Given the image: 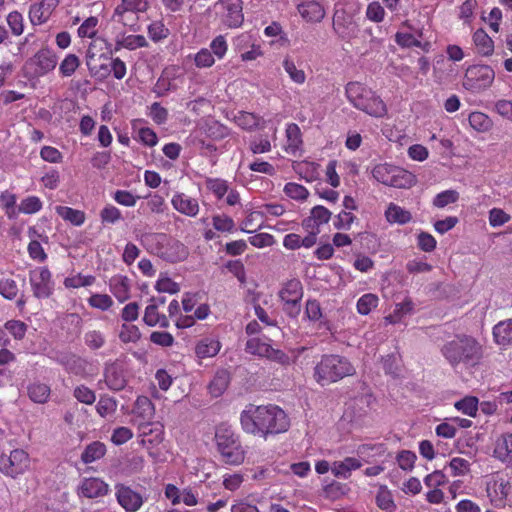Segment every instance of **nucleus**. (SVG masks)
<instances>
[{"mask_svg": "<svg viewBox=\"0 0 512 512\" xmlns=\"http://www.w3.org/2000/svg\"><path fill=\"white\" fill-rule=\"evenodd\" d=\"M242 429L249 434L266 438L269 434L287 431L289 419L286 413L276 405L250 404L241 412Z\"/></svg>", "mask_w": 512, "mask_h": 512, "instance_id": "obj_1", "label": "nucleus"}, {"mask_svg": "<svg viewBox=\"0 0 512 512\" xmlns=\"http://www.w3.org/2000/svg\"><path fill=\"white\" fill-rule=\"evenodd\" d=\"M441 354L453 368L459 365L474 367L483 357V347L474 337L458 334L443 344Z\"/></svg>", "mask_w": 512, "mask_h": 512, "instance_id": "obj_2", "label": "nucleus"}, {"mask_svg": "<svg viewBox=\"0 0 512 512\" xmlns=\"http://www.w3.org/2000/svg\"><path fill=\"white\" fill-rule=\"evenodd\" d=\"M345 95L349 103L374 118L387 114V106L374 90L358 81H351L345 86Z\"/></svg>", "mask_w": 512, "mask_h": 512, "instance_id": "obj_3", "label": "nucleus"}, {"mask_svg": "<svg viewBox=\"0 0 512 512\" xmlns=\"http://www.w3.org/2000/svg\"><path fill=\"white\" fill-rule=\"evenodd\" d=\"M140 242L148 252L167 262L184 261L189 255L188 248L182 242L165 233H144Z\"/></svg>", "mask_w": 512, "mask_h": 512, "instance_id": "obj_4", "label": "nucleus"}, {"mask_svg": "<svg viewBox=\"0 0 512 512\" xmlns=\"http://www.w3.org/2000/svg\"><path fill=\"white\" fill-rule=\"evenodd\" d=\"M355 372V367L346 357L329 354L321 357L314 367L313 376L319 385L326 386L352 376Z\"/></svg>", "mask_w": 512, "mask_h": 512, "instance_id": "obj_5", "label": "nucleus"}, {"mask_svg": "<svg viewBox=\"0 0 512 512\" xmlns=\"http://www.w3.org/2000/svg\"><path fill=\"white\" fill-rule=\"evenodd\" d=\"M215 443L224 463L238 466L244 462L245 450L241 445L239 435L231 426L227 424L217 426Z\"/></svg>", "mask_w": 512, "mask_h": 512, "instance_id": "obj_6", "label": "nucleus"}, {"mask_svg": "<svg viewBox=\"0 0 512 512\" xmlns=\"http://www.w3.org/2000/svg\"><path fill=\"white\" fill-rule=\"evenodd\" d=\"M484 488L492 507L512 508V476L501 471L494 472L485 477Z\"/></svg>", "mask_w": 512, "mask_h": 512, "instance_id": "obj_7", "label": "nucleus"}, {"mask_svg": "<svg viewBox=\"0 0 512 512\" xmlns=\"http://www.w3.org/2000/svg\"><path fill=\"white\" fill-rule=\"evenodd\" d=\"M372 175L378 182L395 188H409L415 183L412 173L387 163L376 165Z\"/></svg>", "mask_w": 512, "mask_h": 512, "instance_id": "obj_8", "label": "nucleus"}, {"mask_svg": "<svg viewBox=\"0 0 512 512\" xmlns=\"http://www.w3.org/2000/svg\"><path fill=\"white\" fill-rule=\"evenodd\" d=\"M31 458L24 449H14L10 453L0 455V472L11 478H17L30 470Z\"/></svg>", "mask_w": 512, "mask_h": 512, "instance_id": "obj_9", "label": "nucleus"}, {"mask_svg": "<svg viewBox=\"0 0 512 512\" xmlns=\"http://www.w3.org/2000/svg\"><path fill=\"white\" fill-rule=\"evenodd\" d=\"M495 79V72L488 65L470 66L465 73L463 87L472 92H481L490 87Z\"/></svg>", "mask_w": 512, "mask_h": 512, "instance_id": "obj_10", "label": "nucleus"}, {"mask_svg": "<svg viewBox=\"0 0 512 512\" xmlns=\"http://www.w3.org/2000/svg\"><path fill=\"white\" fill-rule=\"evenodd\" d=\"M220 22L228 28L241 26L244 20L241 0H218L214 5Z\"/></svg>", "mask_w": 512, "mask_h": 512, "instance_id": "obj_11", "label": "nucleus"}, {"mask_svg": "<svg viewBox=\"0 0 512 512\" xmlns=\"http://www.w3.org/2000/svg\"><path fill=\"white\" fill-rule=\"evenodd\" d=\"M279 297L284 303V309L291 316L300 313V301L303 297L302 283L298 279H291L285 282L279 290Z\"/></svg>", "mask_w": 512, "mask_h": 512, "instance_id": "obj_12", "label": "nucleus"}, {"mask_svg": "<svg viewBox=\"0 0 512 512\" xmlns=\"http://www.w3.org/2000/svg\"><path fill=\"white\" fill-rule=\"evenodd\" d=\"M246 351L252 355L267 358L282 365H287L290 362V358L286 353L273 348L269 342L259 337H253L246 342Z\"/></svg>", "mask_w": 512, "mask_h": 512, "instance_id": "obj_13", "label": "nucleus"}, {"mask_svg": "<svg viewBox=\"0 0 512 512\" xmlns=\"http://www.w3.org/2000/svg\"><path fill=\"white\" fill-rule=\"evenodd\" d=\"M29 282L36 298H48L54 291L52 274L47 267H36L29 272Z\"/></svg>", "mask_w": 512, "mask_h": 512, "instance_id": "obj_14", "label": "nucleus"}, {"mask_svg": "<svg viewBox=\"0 0 512 512\" xmlns=\"http://www.w3.org/2000/svg\"><path fill=\"white\" fill-rule=\"evenodd\" d=\"M57 65V56L49 48L40 49L27 63L31 75L39 77L52 71Z\"/></svg>", "mask_w": 512, "mask_h": 512, "instance_id": "obj_15", "label": "nucleus"}, {"mask_svg": "<svg viewBox=\"0 0 512 512\" xmlns=\"http://www.w3.org/2000/svg\"><path fill=\"white\" fill-rule=\"evenodd\" d=\"M115 497L126 512H137L144 503L139 492L124 484L115 485Z\"/></svg>", "mask_w": 512, "mask_h": 512, "instance_id": "obj_16", "label": "nucleus"}, {"mask_svg": "<svg viewBox=\"0 0 512 512\" xmlns=\"http://www.w3.org/2000/svg\"><path fill=\"white\" fill-rule=\"evenodd\" d=\"M109 491V484L98 477L83 478L77 488L78 495L88 499L106 496Z\"/></svg>", "mask_w": 512, "mask_h": 512, "instance_id": "obj_17", "label": "nucleus"}, {"mask_svg": "<svg viewBox=\"0 0 512 512\" xmlns=\"http://www.w3.org/2000/svg\"><path fill=\"white\" fill-rule=\"evenodd\" d=\"M60 0H41L34 3L29 9V18L33 25L45 23L51 16L54 9L58 6Z\"/></svg>", "mask_w": 512, "mask_h": 512, "instance_id": "obj_18", "label": "nucleus"}, {"mask_svg": "<svg viewBox=\"0 0 512 512\" xmlns=\"http://www.w3.org/2000/svg\"><path fill=\"white\" fill-rule=\"evenodd\" d=\"M171 204L177 212L188 217H196L200 210L197 199L181 192L173 195Z\"/></svg>", "mask_w": 512, "mask_h": 512, "instance_id": "obj_19", "label": "nucleus"}, {"mask_svg": "<svg viewBox=\"0 0 512 512\" xmlns=\"http://www.w3.org/2000/svg\"><path fill=\"white\" fill-rule=\"evenodd\" d=\"M148 7L147 0H121V3L115 8L114 17H117V21L123 25H128L126 13H143L147 11Z\"/></svg>", "mask_w": 512, "mask_h": 512, "instance_id": "obj_20", "label": "nucleus"}, {"mask_svg": "<svg viewBox=\"0 0 512 512\" xmlns=\"http://www.w3.org/2000/svg\"><path fill=\"white\" fill-rule=\"evenodd\" d=\"M330 218L331 212L326 207L317 205L312 208L310 216L302 221V227L320 232V226L328 223Z\"/></svg>", "mask_w": 512, "mask_h": 512, "instance_id": "obj_21", "label": "nucleus"}, {"mask_svg": "<svg viewBox=\"0 0 512 512\" xmlns=\"http://www.w3.org/2000/svg\"><path fill=\"white\" fill-rule=\"evenodd\" d=\"M362 467V462L356 457H346L340 461H334L331 472L337 478L348 479L352 472Z\"/></svg>", "mask_w": 512, "mask_h": 512, "instance_id": "obj_22", "label": "nucleus"}, {"mask_svg": "<svg viewBox=\"0 0 512 512\" xmlns=\"http://www.w3.org/2000/svg\"><path fill=\"white\" fill-rule=\"evenodd\" d=\"M109 289L116 299L123 303L130 298L131 281L125 275H114L109 280Z\"/></svg>", "mask_w": 512, "mask_h": 512, "instance_id": "obj_23", "label": "nucleus"}, {"mask_svg": "<svg viewBox=\"0 0 512 512\" xmlns=\"http://www.w3.org/2000/svg\"><path fill=\"white\" fill-rule=\"evenodd\" d=\"M105 382L109 389L120 391L126 386V377L121 366L111 364L105 369Z\"/></svg>", "mask_w": 512, "mask_h": 512, "instance_id": "obj_24", "label": "nucleus"}, {"mask_svg": "<svg viewBox=\"0 0 512 512\" xmlns=\"http://www.w3.org/2000/svg\"><path fill=\"white\" fill-rule=\"evenodd\" d=\"M493 454L501 462L512 466V432L496 440Z\"/></svg>", "mask_w": 512, "mask_h": 512, "instance_id": "obj_25", "label": "nucleus"}, {"mask_svg": "<svg viewBox=\"0 0 512 512\" xmlns=\"http://www.w3.org/2000/svg\"><path fill=\"white\" fill-rule=\"evenodd\" d=\"M301 17L307 22H320L325 17L324 7L317 1H306L297 7Z\"/></svg>", "mask_w": 512, "mask_h": 512, "instance_id": "obj_26", "label": "nucleus"}, {"mask_svg": "<svg viewBox=\"0 0 512 512\" xmlns=\"http://www.w3.org/2000/svg\"><path fill=\"white\" fill-rule=\"evenodd\" d=\"M221 349L218 338L207 336L198 341L195 347V354L198 358H210L216 356Z\"/></svg>", "mask_w": 512, "mask_h": 512, "instance_id": "obj_27", "label": "nucleus"}, {"mask_svg": "<svg viewBox=\"0 0 512 512\" xmlns=\"http://www.w3.org/2000/svg\"><path fill=\"white\" fill-rule=\"evenodd\" d=\"M282 67L293 83L303 85L306 82L307 75L305 71L297 65L292 56L286 55L283 58Z\"/></svg>", "mask_w": 512, "mask_h": 512, "instance_id": "obj_28", "label": "nucleus"}, {"mask_svg": "<svg viewBox=\"0 0 512 512\" xmlns=\"http://www.w3.org/2000/svg\"><path fill=\"white\" fill-rule=\"evenodd\" d=\"M493 338L500 346L512 345V318L500 321L493 327Z\"/></svg>", "mask_w": 512, "mask_h": 512, "instance_id": "obj_29", "label": "nucleus"}, {"mask_svg": "<svg viewBox=\"0 0 512 512\" xmlns=\"http://www.w3.org/2000/svg\"><path fill=\"white\" fill-rule=\"evenodd\" d=\"M414 312V303L411 298L406 297L402 302L397 303L391 314L385 317L389 324L400 323L406 316Z\"/></svg>", "mask_w": 512, "mask_h": 512, "instance_id": "obj_30", "label": "nucleus"}, {"mask_svg": "<svg viewBox=\"0 0 512 512\" xmlns=\"http://www.w3.org/2000/svg\"><path fill=\"white\" fill-rule=\"evenodd\" d=\"M134 414L137 421H152L155 415V408L147 396H139L134 406Z\"/></svg>", "mask_w": 512, "mask_h": 512, "instance_id": "obj_31", "label": "nucleus"}, {"mask_svg": "<svg viewBox=\"0 0 512 512\" xmlns=\"http://www.w3.org/2000/svg\"><path fill=\"white\" fill-rule=\"evenodd\" d=\"M143 321L151 327L159 325L162 328H167L169 326L168 318L158 312V306L155 303H151L145 308Z\"/></svg>", "mask_w": 512, "mask_h": 512, "instance_id": "obj_32", "label": "nucleus"}, {"mask_svg": "<svg viewBox=\"0 0 512 512\" xmlns=\"http://www.w3.org/2000/svg\"><path fill=\"white\" fill-rule=\"evenodd\" d=\"M385 217L389 223H397L400 225L411 221L412 215L408 210L397 204L390 203L385 211Z\"/></svg>", "mask_w": 512, "mask_h": 512, "instance_id": "obj_33", "label": "nucleus"}, {"mask_svg": "<svg viewBox=\"0 0 512 512\" xmlns=\"http://www.w3.org/2000/svg\"><path fill=\"white\" fill-rule=\"evenodd\" d=\"M473 42L479 54L490 56L494 51V42L491 37L482 29L473 34Z\"/></svg>", "mask_w": 512, "mask_h": 512, "instance_id": "obj_34", "label": "nucleus"}, {"mask_svg": "<svg viewBox=\"0 0 512 512\" xmlns=\"http://www.w3.org/2000/svg\"><path fill=\"white\" fill-rule=\"evenodd\" d=\"M106 453V446L100 441H94L86 446L81 454V460L85 464L93 463L101 459Z\"/></svg>", "mask_w": 512, "mask_h": 512, "instance_id": "obj_35", "label": "nucleus"}, {"mask_svg": "<svg viewBox=\"0 0 512 512\" xmlns=\"http://www.w3.org/2000/svg\"><path fill=\"white\" fill-rule=\"evenodd\" d=\"M56 212L62 219L75 226H81L86 219L83 211L68 206H57Z\"/></svg>", "mask_w": 512, "mask_h": 512, "instance_id": "obj_36", "label": "nucleus"}, {"mask_svg": "<svg viewBox=\"0 0 512 512\" xmlns=\"http://www.w3.org/2000/svg\"><path fill=\"white\" fill-rule=\"evenodd\" d=\"M177 89L178 85L174 74H172L168 69L165 70L155 85V92L159 96H162L170 91H176Z\"/></svg>", "mask_w": 512, "mask_h": 512, "instance_id": "obj_37", "label": "nucleus"}, {"mask_svg": "<svg viewBox=\"0 0 512 512\" xmlns=\"http://www.w3.org/2000/svg\"><path fill=\"white\" fill-rule=\"evenodd\" d=\"M376 505L379 509L387 512H393L396 509L391 491L385 485H381L375 497Z\"/></svg>", "mask_w": 512, "mask_h": 512, "instance_id": "obj_38", "label": "nucleus"}, {"mask_svg": "<svg viewBox=\"0 0 512 512\" xmlns=\"http://www.w3.org/2000/svg\"><path fill=\"white\" fill-rule=\"evenodd\" d=\"M468 121L471 128L480 133L488 132L493 126L490 117L478 111L472 112L469 115Z\"/></svg>", "mask_w": 512, "mask_h": 512, "instance_id": "obj_39", "label": "nucleus"}, {"mask_svg": "<svg viewBox=\"0 0 512 512\" xmlns=\"http://www.w3.org/2000/svg\"><path fill=\"white\" fill-rule=\"evenodd\" d=\"M283 192L287 197L298 202L306 201L310 195L306 187L295 182L286 183Z\"/></svg>", "mask_w": 512, "mask_h": 512, "instance_id": "obj_40", "label": "nucleus"}, {"mask_svg": "<svg viewBox=\"0 0 512 512\" xmlns=\"http://www.w3.org/2000/svg\"><path fill=\"white\" fill-rule=\"evenodd\" d=\"M43 208V202L38 196H27L23 198L18 205V212L22 214L32 215L38 213Z\"/></svg>", "mask_w": 512, "mask_h": 512, "instance_id": "obj_41", "label": "nucleus"}, {"mask_svg": "<svg viewBox=\"0 0 512 512\" xmlns=\"http://www.w3.org/2000/svg\"><path fill=\"white\" fill-rule=\"evenodd\" d=\"M96 282V277L93 275H83L77 273L75 275L68 276L64 279V286L69 289H77L81 287L92 286Z\"/></svg>", "mask_w": 512, "mask_h": 512, "instance_id": "obj_42", "label": "nucleus"}, {"mask_svg": "<svg viewBox=\"0 0 512 512\" xmlns=\"http://www.w3.org/2000/svg\"><path fill=\"white\" fill-rule=\"evenodd\" d=\"M28 395L33 402L43 404L50 397V387L44 383H33L28 388Z\"/></svg>", "mask_w": 512, "mask_h": 512, "instance_id": "obj_43", "label": "nucleus"}, {"mask_svg": "<svg viewBox=\"0 0 512 512\" xmlns=\"http://www.w3.org/2000/svg\"><path fill=\"white\" fill-rule=\"evenodd\" d=\"M287 147L289 152H296L302 144L301 131L297 124L291 123L286 128Z\"/></svg>", "mask_w": 512, "mask_h": 512, "instance_id": "obj_44", "label": "nucleus"}, {"mask_svg": "<svg viewBox=\"0 0 512 512\" xmlns=\"http://www.w3.org/2000/svg\"><path fill=\"white\" fill-rule=\"evenodd\" d=\"M263 213L258 211L249 212L241 222L240 230L246 233H252L262 227Z\"/></svg>", "mask_w": 512, "mask_h": 512, "instance_id": "obj_45", "label": "nucleus"}, {"mask_svg": "<svg viewBox=\"0 0 512 512\" xmlns=\"http://www.w3.org/2000/svg\"><path fill=\"white\" fill-rule=\"evenodd\" d=\"M212 225L216 231L221 233H233L236 230L234 220L226 214L213 215Z\"/></svg>", "mask_w": 512, "mask_h": 512, "instance_id": "obj_46", "label": "nucleus"}, {"mask_svg": "<svg viewBox=\"0 0 512 512\" xmlns=\"http://www.w3.org/2000/svg\"><path fill=\"white\" fill-rule=\"evenodd\" d=\"M379 298L376 294L367 293L362 295L357 301V311L361 315H368L378 306Z\"/></svg>", "mask_w": 512, "mask_h": 512, "instance_id": "obj_47", "label": "nucleus"}, {"mask_svg": "<svg viewBox=\"0 0 512 512\" xmlns=\"http://www.w3.org/2000/svg\"><path fill=\"white\" fill-rule=\"evenodd\" d=\"M356 453L357 458L360 459L362 463H369L372 457L379 456L383 453V448L380 444H362L357 447Z\"/></svg>", "mask_w": 512, "mask_h": 512, "instance_id": "obj_48", "label": "nucleus"}, {"mask_svg": "<svg viewBox=\"0 0 512 512\" xmlns=\"http://www.w3.org/2000/svg\"><path fill=\"white\" fill-rule=\"evenodd\" d=\"M141 338V332L136 325L124 323L120 327L119 339L127 343H136Z\"/></svg>", "mask_w": 512, "mask_h": 512, "instance_id": "obj_49", "label": "nucleus"}, {"mask_svg": "<svg viewBox=\"0 0 512 512\" xmlns=\"http://www.w3.org/2000/svg\"><path fill=\"white\" fill-rule=\"evenodd\" d=\"M0 201L7 217L9 219L15 218L18 212V208L16 209L15 207L17 201L16 195L8 190H5L0 195Z\"/></svg>", "mask_w": 512, "mask_h": 512, "instance_id": "obj_50", "label": "nucleus"}, {"mask_svg": "<svg viewBox=\"0 0 512 512\" xmlns=\"http://www.w3.org/2000/svg\"><path fill=\"white\" fill-rule=\"evenodd\" d=\"M206 188L214 194L217 199H222L229 191V185L226 180L220 178H207L205 180Z\"/></svg>", "mask_w": 512, "mask_h": 512, "instance_id": "obj_51", "label": "nucleus"}, {"mask_svg": "<svg viewBox=\"0 0 512 512\" xmlns=\"http://www.w3.org/2000/svg\"><path fill=\"white\" fill-rule=\"evenodd\" d=\"M454 406L463 414L474 417L478 410V399L476 397L468 396L457 401Z\"/></svg>", "mask_w": 512, "mask_h": 512, "instance_id": "obj_52", "label": "nucleus"}, {"mask_svg": "<svg viewBox=\"0 0 512 512\" xmlns=\"http://www.w3.org/2000/svg\"><path fill=\"white\" fill-rule=\"evenodd\" d=\"M87 301L92 308L101 311L109 310L114 304L113 299L108 294L100 293L92 294Z\"/></svg>", "mask_w": 512, "mask_h": 512, "instance_id": "obj_53", "label": "nucleus"}, {"mask_svg": "<svg viewBox=\"0 0 512 512\" xmlns=\"http://www.w3.org/2000/svg\"><path fill=\"white\" fill-rule=\"evenodd\" d=\"M116 409H117L116 400L107 395L101 396L96 405L97 413L101 417H107L109 415H112L116 411Z\"/></svg>", "mask_w": 512, "mask_h": 512, "instance_id": "obj_54", "label": "nucleus"}, {"mask_svg": "<svg viewBox=\"0 0 512 512\" xmlns=\"http://www.w3.org/2000/svg\"><path fill=\"white\" fill-rule=\"evenodd\" d=\"M99 20L95 16L88 17L78 28L80 38H93L97 34Z\"/></svg>", "mask_w": 512, "mask_h": 512, "instance_id": "obj_55", "label": "nucleus"}, {"mask_svg": "<svg viewBox=\"0 0 512 512\" xmlns=\"http://www.w3.org/2000/svg\"><path fill=\"white\" fill-rule=\"evenodd\" d=\"M80 65V60L75 54H68L59 66V72L64 77L71 76Z\"/></svg>", "mask_w": 512, "mask_h": 512, "instance_id": "obj_56", "label": "nucleus"}, {"mask_svg": "<svg viewBox=\"0 0 512 512\" xmlns=\"http://www.w3.org/2000/svg\"><path fill=\"white\" fill-rule=\"evenodd\" d=\"M148 36L154 42H159L169 35V29L162 21H154L148 26Z\"/></svg>", "mask_w": 512, "mask_h": 512, "instance_id": "obj_57", "label": "nucleus"}, {"mask_svg": "<svg viewBox=\"0 0 512 512\" xmlns=\"http://www.w3.org/2000/svg\"><path fill=\"white\" fill-rule=\"evenodd\" d=\"M235 122L244 130H252L258 126L259 119L252 113L240 111L235 116Z\"/></svg>", "mask_w": 512, "mask_h": 512, "instance_id": "obj_58", "label": "nucleus"}, {"mask_svg": "<svg viewBox=\"0 0 512 512\" xmlns=\"http://www.w3.org/2000/svg\"><path fill=\"white\" fill-rule=\"evenodd\" d=\"M155 289L159 293L176 294V293H178L180 291V286H179L178 283L173 281L168 276L160 275V277L156 281Z\"/></svg>", "mask_w": 512, "mask_h": 512, "instance_id": "obj_59", "label": "nucleus"}, {"mask_svg": "<svg viewBox=\"0 0 512 512\" xmlns=\"http://www.w3.org/2000/svg\"><path fill=\"white\" fill-rule=\"evenodd\" d=\"M18 285L15 280L11 278L0 279V295L5 299L13 300L18 294Z\"/></svg>", "mask_w": 512, "mask_h": 512, "instance_id": "obj_60", "label": "nucleus"}, {"mask_svg": "<svg viewBox=\"0 0 512 512\" xmlns=\"http://www.w3.org/2000/svg\"><path fill=\"white\" fill-rule=\"evenodd\" d=\"M194 63L197 68H210L215 63V57L210 49L202 48L194 55Z\"/></svg>", "mask_w": 512, "mask_h": 512, "instance_id": "obj_61", "label": "nucleus"}, {"mask_svg": "<svg viewBox=\"0 0 512 512\" xmlns=\"http://www.w3.org/2000/svg\"><path fill=\"white\" fill-rule=\"evenodd\" d=\"M459 198V193L455 190H445L437 194L433 199V205L438 208H444L445 206L455 203Z\"/></svg>", "mask_w": 512, "mask_h": 512, "instance_id": "obj_62", "label": "nucleus"}, {"mask_svg": "<svg viewBox=\"0 0 512 512\" xmlns=\"http://www.w3.org/2000/svg\"><path fill=\"white\" fill-rule=\"evenodd\" d=\"M85 344L93 350L100 349L105 344V336L98 330H91L84 335Z\"/></svg>", "mask_w": 512, "mask_h": 512, "instance_id": "obj_63", "label": "nucleus"}, {"mask_svg": "<svg viewBox=\"0 0 512 512\" xmlns=\"http://www.w3.org/2000/svg\"><path fill=\"white\" fill-rule=\"evenodd\" d=\"M73 396L79 402L84 403L86 405H91L96 400L95 392L84 385L76 386L73 391Z\"/></svg>", "mask_w": 512, "mask_h": 512, "instance_id": "obj_64", "label": "nucleus"}]
</instances>
